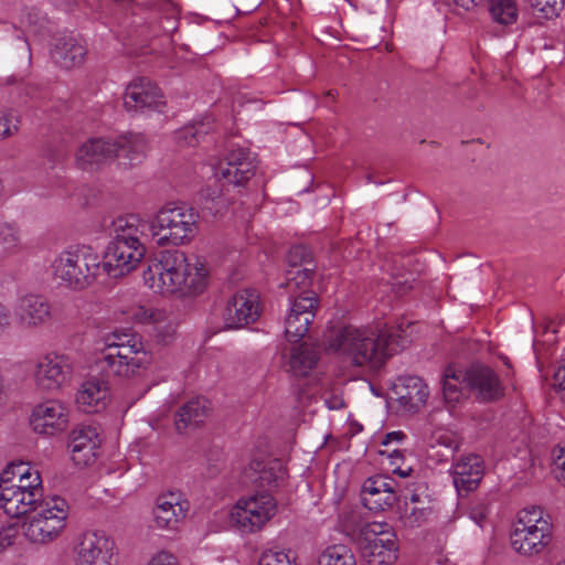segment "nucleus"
I'll return each instance as SVG.
<instances>
[{
	"label": "nucleus",
	"mask_w": 565,
	"mask_h": 565,
	"mask_svg": "<svg viewBox=\"0 0 565 565\" xmlns=\"http://www.w3.org/2000/svg\"><path fill=\"white\" fill-rule=\"evenodd\" d=\"M502 361L508 367H511L510 360L507 356L502 358Z\"/></svg>",
	"instance_id": "obj_63"
},
{
	"label": "nucleus",
	"mask_w": 565,
	"mask_h": 565,
	"mask_svg": "<svg viewBox=\"0 0 565 565\" xmlns=\"http://www.w3.org/2000/svg\"><path fill=\"white\" fill-rule=\"evenodd\" d=\"M199 213L185 204H168L159 210L149 228L157 245L179 246L196 235Z\"/></svg>",
	"instance_id": "obj_3"
},
{
	"label": "nucleus",
	"mask_w": 565,
	"mask_h": 565,
	"mask_svg": "<svg viewBox=\"0 0 565 565\" xmlns=\"http://www.w3.org/2000/svg\"><path fill=\"white\" fill-rule=\"evenodd\" d=\"M116 146V157L127 159L126 164L134 166L146 156L147 142L140 135H125L113 141Z\"/></svg>",
	"instance_id": "obj_30"
},
{
	"label": "nucleus",
	"mask_w": 565,
	"mask_h": 565,
	"mask_svg": "<svg viewBox=\"0 0 565 565\" xmlns=\"http://www.w3.org/2000/svg\"><path fill=\"white\" fill-rule=\"evenodd\" d=\"M256 166L250 152L239 148L232 150L225 158V166L221 164L215 171V183H224L243 186L255 174Z\"/></svg>",
	"instance_id": "obj_16"
},
{
	"label": "nucleus",
	"mask_w": 565,
	"mask_h": 565,
	"mask_svg": "<svg viewBox=\"0 0 565 565\" xmlns=\"http://www.w3.org/2000/svg\"><path fill=\"white\" fill-rule=\"evenodd\" d=\"M289 269H300L306 266L316 267L312 259L311 250L305 245L292 246L287 255Z\"/></svg>",
	"instance_id": "obj_40"
},
{
	"label": "nucleus",
	"mask_w": 565,
	"mask_h": 565,
	"mask_svg": "<svg viewBox=\"0 0 565 565\" xmlns=\"http://www.w3.org/2000/svg\"><path fill=\"white\" fill-rule=\"evenodd\" d=\"M146 254L141 242L131 244L129 241L111 239L105 250L103 269L108 276L118 278L134 270Z\"/></svg>",
	"instance_id": "obj_9"
},
{
	"label": "nucleus",
	"mask_w": 565,
	"mask_h": 565,
	"mask_svg": "<svg viewBox=\"0 0 565 565\" xmlns=\"http://www.w3.org/2000/svg\"><path fill=\"white\" fill-rule=\"evenodd\" d=\"M430 513V509L426 507H412L409 508L406 504L405 512H404V519L405 521L411 525H419L420 523L425 522L427 520V516Z\"/></svg>",
	"instance_id": "obj_47"
},
{
	"label": "nucleus",
	"mask_w": 565,
	"mask_h": 565,
	"mask_svg": "<svg viewBox=\"0 0 565 565\" xmlns=\"http://www.w3.org/2000/svg\"><path fill=\"white\" fill-rule=\"evenodd\" d=\"M161 316V312L160 311H157V312H151L150 313V319L151 321L153 322H158L159 321V317Z\"/></svg>",
	"instance_id": "obj_60"
},
{
	"label": "nucleus",
	"mask_w": 565,
	"mask_h": 565,
	"mask_svg": "<svg viewBox=\"0 0 565 565\" xmlns=\"http://www.w3.org/2000/svg\"><path fill=\"white\" fill-rule=\"evenodd\" d=\"M315 270L316 267L308 266L300 269L287 270L285 286L292 292L290 295V299L298 296L307 297L308 294H316L310 289Z\"/></svg>",
	"instance_id": "obj_32"
},
{
	"label": "nucleus",
	"mask_w": 565,
	"mask_h": 565,
	"mask_svg": "<svg viewBox=\"0 0 565 565\" xmlns=\"http://www.w3.org/2000/svg\"><path fill=\"white\" fill-rule=\"evenodd\" d=\"M17 534V527L11 525L0 531V552L13 544Z\"/></svg>",
	"instance_id": "obj_49"
},
{
	"label": "nucleus",
	"mask_w": 565,
	"mask_h": 565,
	"mask_svg": "<svg viewBox=\"0 0 565 565\" xmlns=\"http://www.w3.org/2000/svg\"><path fill=\"white\" fill-rule=\"evenodd\" d=\"M142 277L154 292L182 290L196 295L206 286L207 269L198 260L190 263L183 252L168 249L159 253L156 260L143 270Z\"/></svg>",
	"instance_id": "obj_2"
},
{
	"label": "nucleus",
	"mask_w": 565,
	"mask_h": 565,
	"mask_svg": "<svg viewBox=\"0 0 565 565\" xmlns=\"http://www.w3.org/2000/svg\"><path fill=\"white\" fill-rule=\"evenodd\" d=\"M149 363L150 356L143 350L140 338L125 345L111 347L110 351L103 353L99 366L107 376L130 379L138 375Z\"/></svg>",
	"instance_id": "obj_7"
},
{
	"label": "nucleus",
	"mask_w": 565,
	"mask_h": 565,
	"mask_svg": "<svg viewBox=\"0 0 565 565\" xmlns=\"http://www.w3.org/2000/svg\"><path fill=\"white\" fill-rule=\"evenodd\" d=\"M67 408L58 401H46L36 405L30 417V425L38 434L53 436L67 427Z\"/></svg>",
	"instance_id": "obj_17"
},
{
	"label": "nucleus",
	"mask_w": 565,
	"mask_h": 565,
	"mask_svg": "<svg viewBox=\"0 0 565 565\" xmlns=\"http://www.w3.org/2000/svg\"><path fill=\"white\" fill-rule=\"evenodd\" d=\"M323 401L326 406L331 411L340 409L344 406L343 397L333 391L326 392Z\"/></svg>",
	"instance_id": "obj_50"
},
{
	"label": "nucleus",
	"mask_w": 565,
	"mask_h": 565,
	"mask_svg": "<svg viewBox=\"0 0 565 565\" xmlns=\"http://www.w3.org/2000/svg\"><path fill=\"white\" fill-rule=\"evenodd\" d=\"M552 540V532H539L514 529L511 533V545L518 553L532 556L543 552Z\"/></svg>",
	"instance_id": "obj_29"
},
{
	"label": "nucleus",
	"mask_w": 565,
	"mask_h": 565,
	"mask_svg": "<svg viewBox=\"0 0 565 565\" xmlns=\"http://www.w3.org/2000/svg\"><path fill=\"white\" fill-rule=\"evenodd\" d=\"M146 225L136 215L120 216L113 221V238L129 241L131 244L140 242L141 227Z\"/></svg>",
	"instance_id": "obj_33"
},
{
	"label": "nucleus",
	"mask_w": 565,
	"mask_h": 565,
	"mask_svg": "<svg viewBox=\"0 0 565 565\" xmlns=\"http://www.w3.org/2000/svg\"><path fill=\"white\" fill-rule=\"evenodd\" d=\"M405 438H406V435L401 430L391 431L385 435V438L382 444L384 446H388L390 444H393V443L401 444Z\"/></svg>",
	"instance_id": "obj_53"
},
{
	"label": "nucleus",
	"mask_w": 565,
	"mask_h": 565,
	"mask_svg": "<svg viewBox=\"0 0 565 565\" xmlns=\"http://www.w3.org/2000/svg\"><path fill=\"white\" fill-rule=\"evenodd\" d=\"M483 475V460L478 455L462 456L452 467L454 484L460 495L476 490Z\"/></svg>",
	"instance_id": "obj_23"
},
{
	"label": "nucleus",
	"mask_w": 565,
	"mask_h": 565,
	"mask_svg": "<svg viewBox=\"0 0 565 565\" xmlns=\"http://www.w3.org/2000/svg\"><path fill=\"white\" fill-rule=\"evenodd\" d=\"M452 1L457 7H460V8L465 9L466 11H469L476 4L475 0H452Z\"/></svg>",
	"instance_id": "obj_56"
},
{
	"label": "nucleus",
	"mask_w": 565,
	"mask_h": 565,
	"mask_svg": "<svg viewBox=\"0 0 565 565\" xmlns=\"http://www.w3.org/2000/svg\"><path fill=\"white\" fill-rule=\"evenodd\" d=\"M0 244L7 250H13L21 245L20 230L11 223L0 225Z\"/></svg>",
	"instance_id": "obj_42"
},
{
	"label": "nucleus",
	"mask_w": 565,
	"mask_h": 565,
	"mask_svg": "<svg viewBox=\"0 0 565 565\" xmlns=\"http://www.w3.org/2000/svg\"><path fill=\"white\" fill-rule=\"evenodd\" d=\"M390 460H391L390 465H391L392 469H393L394 467H396V466H399V465H398V461H399V460H397V459H390Z\"/></svg>",
	"instance_id": "obj_62"
},
{
	"label": "nucleus",
	"mask_w": 565,
	"mask_h": 565,
	"mask_svg": "<svg viewBox=\"0 0 565 565\" xmlns=\"http://www.w3.org/2000/svg\"><path fill=\"white\" fill-rule=\"evenodd\" d=\"M0 504L4 513L11 518L26 514V505L21 501L20 486L0 484Z\"/></svg>",
	"instance_id": "obj_35"
},
{
	"label": "nucleus",
	"mask_w": 565,
	"mask_h": 565,
	"mask_svg": "<svg viewBox=\"0 0 565 565\" xmlns=\"http://www.w3.org/2000/svg\"><path fill=\"white\" fill-rule=\"evenodd\" d=\"M108 397V383L93 376L82 384L76 394V404L85 413H99L106 408Z\"/></svg>",
	"instance_id": "obj_25"
},
{
	"label": "nucleus",
	"mask_w": 565,
	"mask_h": 565,
	"mask_svg": "<svg viewBox=\"0 0 565 565\" xmlns=\"http://www.w3.org/2000/svg\"><path fill=\"white\" fill-rule=\"evenodd\" d=\"M10 323L9 310L0 303V327H7Z\"/></svg>",
	"instance_id": "obj_54"
},
{
	"label": "nucleus",
	"mask_w": 565,
	"mask_h": 565,
	"mask_svg": "<svg viewBox=\"0 0 565 565\" xmlns=\"http://www.w3.org/2000/svg\"><path fill=\"white\" fill-rule=\"evenodd\" d=\"M319 305L317 294L290 299V309L285 319V335L289 342L300 341L309 331Z\"/></svg>",
	"instance_id": "obj_12"
},
{
	"label": "nucleus",
	"mask_w": 565,
	"mask_h": 565,
	"mask_svg": "<svg viewBox=\"0 0 565 565\" xmlns=\"http://www.w3.org/2000/svg\"><path fill=\"white\" fill-rule=\"evenodd\" d=\"M397 501L395 481L383 476L369 478L362 487V503L374 512L391 509Z\"/></svg>",
	"instance_id": "obj_18"
},
{
	"label": "nucleus",
	"mask_w": 565,
	"mask_h": 565,
	"mask_svg": "<svg viewBox=\"0 0 565 565\" xmlns=\"http://www.w3.org/2000/svg\"><path fill=\"white\" fill-rule=\"evenodd\" d=\"M223 186H224V183H222L221 185L216 184V189H211L210 186L206 189V196L210 198L211 200H214L218 196H221L223 194Z\"/></svg>",
	"instance_id": "obj_55"
},
{
	"label": "nucleus",
	"mask_w": 565,
	"mask_h": 565,
	"mask_svg": "<svg viewBox=\"0 0 565 565\" xmlns=\"http://www.w3.org/2000/svg\"><path fill=\"white\" fill-rule=\"evenodd\" d=\"M100 445L97 428L92 425H78L71 435L68 449L76 466H87L95 461Z\"/></svg>",
	"instance_id": "obj_19"
},
{
	"label": "nucleus",
	"mask_w": 565,
	"mask_h": 565,
	"mask_svg": "<svg viewBox=\"0 0 565 565\" xmlns=\"http://www.w3.org/2000/svg\"><path fill=\"white\" fill-rule=\"evenodd\" d=\"M258 565H296L290 553L269 550L262 554Z\"/></svg>",
	"instance_id": "obj_45"
},
{
	"label": "nucleus",
	"mask_w": 565,
	"mask_h": 565,
	"mask_svg": "<svg viewBox=\"0 0 565 565\" xmlns=\"http://www.w3.org/2000/svg\"><path fill=\"white\" fill-rule=\"evenodd\" d=\"M210 402L204 398H194L186 402L175 414V429L180 434L200 427L210 414Z\"/></svg>",
	"instance_id": "obj_28"
},
{
	"label": "nucleus",
	"mask_w": 565,
	"mask_h": 565,
	"mask_svg": "<svg viewBox=\"0 0 565 565\" xmlns=\"http://www.w3.org/2000/svg\"><path fill=\"white\" fill-rule=\"evenodd\" d=\"M393 473L398 475L399 477L406 478L413 471L412 468L403 469L401 466H396L392 469Z\"/></svg>",
	"instance_id": "obj_57"
},
{
	"label": "nucleus",
	"mask_w": 565,
	"mask_h": 565,
	"mask_svg": "<svg viewBox=\"0 0 565 565\" xmlns=\"http://www.w3.org/2000/svg\"><path fill=\"white\" fill-rule=\"evenodd\" d=\"M148 565H179V562L173 554L161 551L151 557Z\"/></svg>",
	"instance_id": "obj_48"
},
{
	"label": "nucleus",
	"mask_w": 565,
	"mask_h": 565,
	"mask_svg": "<svg viewBox=\"0 0 565 565\" xmlns=\"http://www.w3.org/2000/svg\"><path fill=\"white\" fill-rule=\"evenodd\" d=\"M276 503L270 493H257L241 500L234 508L231 518L243 532L258 531L275 514Z\"/></svg>",
	"instance_id": "obj_8"
},
{
	"label": "nucleus",
	"mask_w": 565,
	"mask_h": 565,
	"mask_svg": "<svg viewBox=\"0 0 565 565\" xmlns=\"http://www.w3.org/2000/svg\"><path fill=\"white\" fill-rule=\"evenodd\" d=\"M318 351L312 345L302 343L294 347L289 356V370L296 376H306L318 362Z\"/></svg>",
	"instance_id": "obj_31"
},
{
	"label": "nucleus",
	"mask_w": 565,
	"mask_h": 565,
	"mask_svg": "<svg viewBox=\"0 0 565 565\" xmlns=\"http://www.w3.org/2000/svg\"><path fill=\"white\" fill-rule=\"evenodd\" d=\"M114 541L103 532H85L75 546L76 565H111Z\"/></svg>",
	"instance_id": "obj_14"
},
{
	"label": "nucleus",
	"mask_w": 565,
	"mask_h": 565,
	"mask_svg": "<svg viewBox=\"0 0 565 565\" xmlns=\"http://www.w3.org/2000/svg\"><path fill=\"white\" fill-rule=\"evenodd\" d=\"M317 565H356V559L347 545L334 544L319 555Z\"/></svg>",
	"instance_id": "obj_37"
},
{
	"label": "nucleus",
	"mask_w": 565,
	"mask_h": 565,
	"mask_svg": "<svg viewBox=\"0 0 565 565\" xmlns=\"http://www.w3.org/2000/svg\"><path fill=\"white\" fill-rule=\"evenodd\" d=\"M162 97L161 90L154 83L141 77L127 86L122 103L127 111H141L146 108H159L163 105Z\"/></svg>",
	"instance_id": "obj_20"
},
{
	"label": "nucleus",
	"mask_w": 565,
	"mask_h": 565,
	"mask_svg": "<svg viewBox=\"0 0 565 565\" xmlns=\"http://www.w3.org/2000/svg\"><path fill=\"white\" fill-rule=\"evenodd\" d=\"M489 12L492 19L503 25L513 24L519 15L514 0H488Z\"/></svg>",
	"instance_id": "obj_38"
},
{
	"label": "nucleus",
	"mask_w": 565,
	"mask_h": 565,
	"mask_svg": "<svg viewBox=\"0 0 565 565\" xmlns=\"http://www.w3.org/2000/svg\"><path fill=\"white\" fill-rule=\"evenodd\" d=\"M260 315L259 294L243 289L228 298L222 312L224 329H241L254 323Z\"/></svg>",
	"instance_id": "obj_10"
},
{
	"label": "nucleus",
	"mask_w": 565,
	"mask_h": 565,
	"mask_svg": "<svg viewBox=\"0 0 565 565\" xmlns=\"http://www.w3.org/2000/svg\"><path fill=\"white\" fill-rule=\"evenodd\" d=\"M559 565H565V562L563 564H559Z\"/></svg>",
	"instance_id": "obj_64"
},
{
	"label": "nucleus",
	"mask_w": 565,
	"mask_h": 565,
	"mask_svg": "<svg viewBox=\"0 0 565 565\" xmlns=\"http://www.w3.org/2000/svg\"><path fill=\"white\" fill-rule=\"evenodd\" d=\"M529 4L534 17L552 20L563 11L565 0H529Z\"/></svg>",
	"instance_id": "obj_39"
},
{
	"label": "nucleus",
	"mask_w": 565,
	"mask_h": 565,
	"mask_svg": "<svg viewBox=\"0 0 565 565\" xmlns=\"http://www.w3.org/2000/svg\"><path fill=\"white\" fill-rule=\"evenodd\" d=\"M19 482L18 486L41 487V478L38 471L34 473L30 471L21 473Z\"/></svg>",
	"instance_id": "obj_51"
},
{
	"label": "nucleus",
	"mask_w": 565,
	"mask_h": 565,
	"mask_svg": "<svg viewBox=\"0 0 565 565\" xmlns=\"http://www.w3.org/2000/svg\"><path fill=\"white\" fill-rule=\"evenodd\" d=\"M206 132L205 125L203 122H199L179 130L178 139L186 146L195 147L200 142V137Z\"/></svg>",
	"instance_id": "obj_43"
},
{
	"label": "nucleus",
	"mask_w": 565,
	"mask_h": 565,
	"mask_svg": "<svg viewBox=\"0 0 565 565\" xmlns=\"http://www.w3.org/2000/svg\"><path fill=\"white\" fill-rule=\"evenodd\" d=\"M116 157V146L113 141L93 138L84 142L76 152V162L81 169L99 166Z\"/></svg>",
	"instance_id": "obj_27"
},
{
	"label": "nucleus",
	"mask_w": 565,
	"mask_h": 565,
	"mask_svg": "<svg viewBox=\"0 0 565 565\" xmlns=\"http://www.w3.org/2000/svg\"><path fill=\"white\" fill-rule=\"evenodd\" d=\"M409 499H411L412 503H414V504L418 503L419 502V494L413 493Z\"/></svg>",
	"instance_id": "obj_61"
},
{
	"label": "nucleus",
	"mask_w": 565,
	"mask_h": 565,
	"mask_svg": "<svg viewBox=\"0 0 565 565\" xmlns=\"http://www.w3.org/2000/svg\"><path fill=\"white\" fill-rule=\"evenodd\" d=\"M73 373L74 363L68 355L49 353L38 361L35 383L42 391H57L71 381Z\"/></svg>",
	"instance_id": "obj_11"
},
{
	"label": "nucleus",
	"mask_w": 565,
	"mask_h": 565,
	"mask_svg": "<svg viewBox=\"0 0 565 565\" xmlns=\"http://www.w3.org/2000/svg\"><path fill=\"white\" fill-rule=\"evenodd\" d=\"M21 487V501L26 505V513H34V509L39 505L41 501H43V490L42 487H30V486H20Z\"/></svg>",
	"instance_id": "obj_44"
},
{
	"label": "nucleus",
	"mask_w": 565,
	"mask_h": 565,
	"mask_svg": "<svg viewBox=\"0 0 565 565\" xmlns=\"http://www.w3.org/2000/svg\"><path fill=\"white\" fill-rule=\"evenodd\" d=\"M140 339L139 334L135 333L131 329H116L111 333L105 335L104 353L110 351L111 347L125 345L134 340Z\"/></svg>",
	"instance_id": "obj_41"
},
{
	"label": "nucleus",
	"mask_w": 565,
	"mask_h": 565,
	"mask_svg": "<svg viewBox=\"0 0 565 565\" xmlns=\"http://www.w3.org/2000/svg\"><path fill=\"white\" fill-rule=\"evenodd\" d=\"M471 518L477 522V524L481 525L486 519V514L482 511H472Z\"/></svg>",
	"instance_id": "obj_58"
},
{
	"label": "nucleus",
	"mask_w": 565,
	"mask_h": 565,
	"mask_svg": "<svg viewBox=\"0 0 565 565\" xmlns=\"http://www.w3.org/2000/svg\"><path fill=\"white\" fill-rule=\"evenodd\" d=\"M463 380L476 399L482 403H493L504 396V385L490 366L472 364L465 371Z\"/></svg>",
	"instance_id": "obj_13"
},
{
	"label": "nucleus",
	"mask_w": 565,
	"mask_h": 565,
	"mask_svg": "<svg viewBox=\"0 0 565 565\" xmlns=\"http://www.w3.org/2000/svg\"><path fill=\"white\" fill-rule=\"evenodd\" d=\"M189 509V501L179 492L169 491L158 495L152 510L154 526L161 530H177L186 518Z\"/></svg>",
	"instance_id": "obj_15"
},
{
	"label": "nucleus",
	"mask_w": 565,
	"mask_h": 565,
	"mask_svg": "<svg viewBox=\"0 0 565 565\" xmlns=\"http://www.w3.org/2000/svg\"><path fill=\"white\" fill-rule=\"evenodd\" d=\"M18 324L23 329H35L51 320V306L42 296L26 295L19 299L14 310Z\"/></svg>",
	"instance_id": "obj_22"
},
{
	"label": "nucleus",
	"mask_w": 565,
	"mask_h": 565,
	"mask_svg": "<svg viewBox=\"0 0 565 565\" xmlns=\"http://www.w3.org/2000/svg\"><path fill=\"white\" fill-rule=\"evenodd\" d=\"M54 275L73 289L90 286L100 269L97 252L90 246L79 245L62 252L53 263Z\"/></svg>",
	"instance_id": "obj_4"
},
{
	"label": "nucleus",
	"mask_w": 565,
	"mask_h": 565,
	"mask_svg": "<svg viewBox=\"0 0 565 565\" xmlns=\"http://www.w3.org/2000/svg\"><path fill=\"white\" fill-rule=\"evenodd\" d=\"M86 54L83 39L72 34L58 38L52 52L54 61L66 70L82 65Z\"/></svg>",
	"instance_id": "obj_26"
},
{
	"label": "nucleus",
	"mask_w": 565,
	"mask_h": 565,
	"mask_svg": "<svg viewBox=\"0 0 565 565\" xmlns=\"http://www.w3.org/2000/svg\"><path fill=\"white\" fill-rule=\"evenodd\" d=\"M70 507L61 497H49L39 503L23 523V533L32 543L46 544L56 540L66 525Z\"/></svg>",
	"instance_id": "obj_5"
},
{
	"label": "nucleus",
	"mask_w": 565,
	"mask_h": 565,
	"mask_svg": "<svg viewBox=\"0 0 565 565\" xmlns=\"http://www.w3.org/2000/svg\"><path fill=\"white\" fill-rule=\"evenodd\" d=\"M19 119L12 111L0 110V140L18 131Z\"/></svg>",
	"instance_id": "obj_46"
},
{
	"label": "nucleus",
	"mask_w": 565,
	"mask_h": 565,
	"mask_svg": "<svg viewBox=\"0 0 565 565\" xmlns=\"http://www.w3.org/2000/svg\"><path fill=\"white\" fill-rule=\"evenodd\" d=\"M388 458L403 460V452L399 449H393L392 452L388 455Z\"/></svg>",
	"instance_id": "obj_59"
},
{
	"label": "nucleus",
	"mask_w": 565,
	"mask_h": 565,
	"mask_svg": "<svg viewBox=\"0 0 565 565\" xmlns=\"http://www.w3.org/2000/svg\"><path fill=\"white\" fill-rule=\"evenodd\" d=\"M394 393L399 406L409 413L423 407L429 396L427 385L418 376H401L394 385Z\"/></svg>",
	"instance_id": "obj_24"
},
{
	"label": "nucleus",
	"mask_w": 565,
	"mask_h": 565,
	"mask_svg": "<svg viewBox=\"0 0 565 565\" xmlns=\"http://www.w3.org/2000/svg\"><path fill=\"white\" fill-rule=\"evenodd\" d=\"M514 529L552 532V524L540 507H531L520 511Z\"/></svg>",
	"instance_id": "obj_36"
},
{
	"label": "nucleus",
	"mask_w": 565,
	"mask_h": 565,
	"mask_svg": "<svg viewBox=\"0 0 565 565\" xmlns=\"http://www.w3.org/2000/svg\"><path fill=\"white\" fill-rule=\"evenodd\" d=\"M554 386L562 392V398L565 399V364L559 366L553 376Z\"/></svg>",
	"instance_id": "obj_52"
},
{
	"label": "nucleus",
	"mask_w": 565,
	"mask_h": 565,
	"mask_svg": "<svg viewBox=\"0 0 565 565\" xmlns=\"http://www.w3.org/2000/svg\"><path fill=\"white\" fill-rule=\"evenodd\" d=\"M403 323L376 329L347 326L332 329L327 335L328 348L344 355L355 366L380 369L386 360L411 343V333Z\"/></svg>",
	"instance_id": "obj_1"
},
{
	"label": "nucleus",
	"mask_w": 565,
	"mask_h": 565,
	"mask_svg": "<svg viewBox=\"0 0 565 565\" xmlns=\"http://www.w3.org/2000/svg\"><path fill=\"white\" fill-rule=\"evenodd\" d=\"M361 556L369 565H392L397 559L395 534L386 523H367L355 537Z\"/></svg>",
	"instance_id": "obj_6"
},
{
	"label": "nucleus",
	"mask_w": 565,
	"mask_h": 565,
	"mask_svg": "<svg viewBox=\"0 0 565 565\" xmlns=\"http://www.w3.org/2000/svg\"><path fill=\"white\" fill-rule=\"evenodd\" d=\"M244 475L246 480L262 490L259 493H269L284 480L286 469L279 459H255L249 462Z\"/></svg>",
	"instance_id": "obj_21"
},
{
	"label": "nucleus",
	"mask_w": 565,
	"mask_h": 565,
	"mask_svg": "<svg viewBox=\"0 0 565 565\" xmlns=\"http://www.w3.org/2000/svg\"><path fill=\"white\" fill-rule=\"evenodd\" d=\"M463 375L465 372L456 371L451 365H448L444 371L441 380L443 396L449 407H454L462 396L461 384L465 383Z\"/></svg>",
	"instance_id": "obj_34"
}]
</instances>
